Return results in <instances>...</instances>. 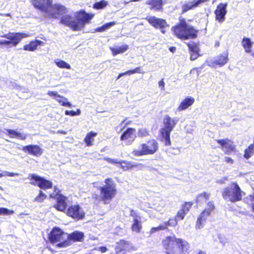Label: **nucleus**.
Segmentation results:
<instances>
[{"mask_svg": "<svg viewBox=\"0 0 254 254\" xmlns=\"http://www.w3.org/2000/svg\"><path fill=\"white\" fill-rule=\"evenodd\" d=\"M56 100L61 105L63 106L69 107L71 106V103L68 102L67 99L64 96L61 95V97H59L57 99H56Z\"/></svg>", "mask_w": 254, "mask_h": 254, "instance_id": "obj_34", "label": "nucleus"}, {"mask_svg": "<svg viewBox=\"0 0 254 254\" xmlns=\"http://www.w3.org/2000/svg\"><path fill=\"white\" fill-rule=\"evenodd\" d=\"M222 194L224 199L235 202L241 200L245 193L236 183H232L224 189Z\"/></svg>", "mask_w": 254, "mask_h": 254, "instance_id": "obj_7", "label": "nucleus"}, {"mask_svg": "<svg viewBox=\"0 0 254 254\" xmlns=\"http://www.w3.org/2000/svg\"><path fill=\"white\" fill-rule=\"evenodd\" d=\"M4 173L5 174V176H7L8 177H13L15 176H18L19 175V174L18 173H12L8 171H5L4 172Z\"/></svg>", "mask_w": 254, "mask_h": 254, "instance_id": "obj_51", "label": "nucleus"}, {"mask_svg": "<svg viewBox=\"0 0 254 254\" xmlns=\"http://www.w3.org/2000/svg\"><path fill=\"white\" fill-rule=\"evenodd\" d=\"M254 144H251L248 148L245 150L244 157L246 159L250 158L254 154Z\"/></svg>", "mask_w": 254, "mask_h": 254, "instance_id": "obj_36", "label": "nucleus"}, {"mask_svg": "<svg viewBox=\"0 0 254 254\" xmlns=\"http://www.w3.org/2000/svg\"><path fill=\"white\" fill-rule=\"evenodd\" d=\"M171 30L174 35L183 40L195 39L198 32V30L187 22L185 19H180L179 22L172 27Z\"/></svg>", "mask_w": 254, "mask_h": 254, "instance_id": "obj_4", "label": "nucleus"}, {"mask_svg": "<svg viewBox=\"0 0 254 254\" xmlns=\"http://www.w3.org/2000/svg\"><path fill=\"white\" fill-rule=\"evenodd\" d=\"M27 137V135L24 133H22L20 132H18L17 134V137L16 138H18L21 140H25Z\"/></svg>", "mask_w": 254, "mask_h": 254, "instance_id": "obj_49", "label": "nucleus"}, {"mask_svg": "<svg viewBox=\"0 0 254 254\" xmlns=\"http://www.w3.org/2000/svg\"><path fill=\"white\" fill-rule=\"evenodd\" d=\"M146 19L152 26L156 28L161 29V31L163 34L165 33L164 28L169 26L165 20L157 18L155 16H150Z\"/></svg>", "mask_w": 254, "mask_h": 254, "instance_id": "obj_17", "label": "nucleus"}, {"mask_svg": "<svg viewBox=\"0 0 254 254\" xmlns=\"http://www.w3.org/2000/svg\"><path fill=\"white\" fill-rule=\"evenodd\" d=\"M225 180H226V179H225V180L219 179L217 181V183L219 184H223L224 183Z\"/></svg>", "mask_w": 254, "mask_h": 254, "instance_id": "obj_59", "label": "nucleus"}, {"mask_svg": "<svg viewBox=\"0 0 254 254\" xmlns=\"http://www.w3.org/2000/svg\"><path fill=\"white\" fill-rule=\"evenodd\" d=\"M194 69H196L197 70V75H199V72H200V71L198 70V68H193L192 69V70H191L190 71V73H191Z\"/></svg>", "mask_w": 254, "mask_h": 254, "instance_id": "obj_62", "label": "nucleus"}, {"mask_svg": "<svg viewBox=\"0 0 254 254\" xmlns=\"http://www.w3.org/2000/svg\"><path fill=\"white\" fill-rule=\"evenodd\" d=\"M227 3H221L218 5L215 10L214 13L216 20L220 23L223 22L225 20V15L227 13Z\"/></svg>", "mask_w": 254, "mask_h": 254, "instance_id": "obj_18", "label": "nucleus"}, {"mask_svg": "<svg viewBox=\"0 0 254 254\" xmlns=\"http://www.w3.org/2000/svg\"><path fill=\"white\" fill-rule=\"evenodd\" d=\"M158 84L159 87L161 88L162 90H164L165 89V83L164 82L163 79H161L159 81Z\"/></svg>", "mask_w": 254, "mask_h": 254, "instance_id": "obj_53", "label": "nucleus"}, {"mask_svg": "<svg viewBox=\"0 0 254 254\" xmlns=\"http://www.w3.org/2000/svg\"><path fill=\"white\" fill-rule=\"evenodd\" d=\"M128 46L127 44H124L120 47L116 48H111L110 49L112 52L113 55L116 56L118 54L123 53L127 50Z\"/></svg>", "mask_w": 254, "mask_h": 254, "instance_id": "obj_29", "label": "nucleus"}, {"mask_svg": "<svg viewBox=\"0 0 254 254\" xmlns=\"http://www.w3.org/2000/svg\"><path fill=\"white\" fill-rule=\"evenodd\" d=\"M67 216L76 220L82 219L84 218L85 213L79 205L70 206L66 210Z\"/></svg>", "mask_w": 254, "mask_h": 254, "instance_id": "obj_13", "label": "nucleus"}, {"mask_svg": "<svg viewBox=\"0 0 254 254\" xmlns=\"http://www.w3.org/2000/svg\"><path fill=\"white\" fill-rule=\"evenodd\" d=\"M43 44L44 42L40 40L31 41L29 44L25 45L23 49L25 51H33L36 49L38 46Z\"/></svg>", "mask_w": 254, "mask_h": 254, "instance_id": "obj_26", "label": "nucleus"}, {"mask_svg": "<svg viewBox=\"0 0 254 254\" xmlns=\"http://www.w3.org/2000/svg\"><path fill=\"white\" fill-rule=\"evenodd\" d=\"M133 74L135 73H143V72L141 71V68L140 67H137L133 69Z\"/></svg>", "mask_w": 254, "mask_h": 254, "instance_id": "obj_54", "label": "nucleus"}, {"mask_svg": "<svg viewBox=\"0 0 254 254\" xmlns=\"http://www.w3.org/2000/svg\"><path fill=\"white\" fill-rule=\"evenodd\" d=\"M158 149V144L154 139H151L145 143L140 145L138 149L132 151V154L137 156L154 154Z\"/></svg>", "mask_w": 254, "mask_h": 254, "instance_id": "obj_8", "label": "nucleus"}, {"mask_svg": "<svg viewBox=\"0 0 254 254\" xmlns=\"http://www.w3.org/2000/svg\"><path fill=\"white\" fill-rule=\"evenodd\" d=\"M135 129L133 128H127L121 136L120 139L124 141L126 144H130L136 137Z\"/></svg>", "mask_w": 254, "mask_h": 254, "instance_id": "obj_19", "label": "nucleus"}, {"mask_svg": "<svg viewBox=\"0 0 254 254\" xmlns=\"http://www.w3.org/2000/svg\"><path fill=\"white\" fill-rule=\"evenodd\" d=\"M130 216L132 217L133 219H136L137 220L139 219V217L137 216L134 210H131L130 212Z\"/></svg>", "mask_w": 254, "mask_h": 254, "instance_id": "obj_52", "label": "nucleus"}, {"mask_svg": "<svg viewBox=\"0 0 254 254\" xmlns=\"http://www.w3.org/2000/svg\"><path fill=\"white\" fill-rule=\"evenodd\" d=\"M98 250L100 251L102 253H105L108 251V249L106 247H100L98 248Z\"/></svg>", "mask_w": 254, "mask_h": 254, "instance_id": "obj_56", "label": "nucleus"}, {"mask_svg": "<svg viewBox=\"0 0 254 254\" xmlns=\"http://www.w3.org/2000/svg\"><path fill=\"white\" fill-rule=\"evenodd\" d=\"M67 234L59 228H54L49 235V239L51 243L64 240Z\"/></svg>", "mask_w": 254, "mask_h": 254, "instance_id": "obj_14", "label": "nucleus"}, {"mask_svg": "<svg viewBox=\"0 0 254 254\" xmlns=\"http://www.w3.org/2000/svg\"><path fill=\"white\" fill-rule=\"evenodd\" d=\"M58 132L59 133H62V134H66V131H64V130H58Z\"/></svg>", "mask_w": 254, "mask_h": 254, "instance_id": "obj_63", "label": "nucleus"}, {"mask_svg": "<svg viewBox=\"0 0 254 254\" xmlns=\"http://www.w3.org/2000/svg\"><path fill=\"white\" fill-rule=\"evenodd\" d=\"M216 141L221 146L222 149L226 154H230L235 149L233 142L228 139H217Z\"/></svg>", "mask_w": 254, "mask_h": 254, "instance_id": "obj_23", "label": "nucleus"}, {"mask_svg": "<svg viewBox=\"0 0 254 254\" xmlns=\"http://www.w3.org/2000/svg\"><path fill=\"white\" fill-rule=\"evenodd\" d=\"M123 75H125V72L120 73V74H119V75L118 76V77H117V79H118L120 78H121V77H122Z\"/></svg>", "mask_w": 254, "mask_h": 254, "instance_id": "obj_61", "label": "nucleus"}, {"mask_svg": "<svg viewBox=\"0 0 254 254\" xmlns=\"http://www.w3.org/2000/svg\"><path fill=\"white\" fill-rule=\"evenodd\" d=\"M208 0H193L185 1L182 6V12L185 13L190 9L196 7L199 4Z\"/></svg>", "mask_w": 254, "mask_h": 254, "instance_id": "obj_22", "label": "nucleus"}, {"mask_svg": "<svg viewBox=\"0 0 254 254\" xmlns=\"http://www.w3.org/2000/svg\"><path fill=\"white\" fill-rule=\"evenodd\" d=\"M105 185L99 188L100 200L104 204H109L117 194L116 185L114 181L110 178L106 179Z\"/></svg>", "mask_w": 254, "mask_h": 254, "instance_id": "obj_5", "label": "nucleus"}, {"mask_svg": "<svg viewBox=\"0 0 254 254\" xmlns=\"http://www.w3.org/2000/svg\"><path fill=\"white\" fill-rule=\"evenodd\" d=\"M133 74V69L125 72V75H130Z\"/></svg>", "mask_w": 254, "mask_h": 254, "instance_id": "obj_58", "label": "nucleus"}, {"mask_svg": "<svg viewBox=\"0 0 254 254\" xmlns=\"http://www.w3.org/2000/svg\"><path fill=\"white\" fill-rule=\"evenodd\" d=\"M146 3L152 6L151 9L160 10L162 8V0H148Z\"/></svg>", "mask_w": 254, "mask_h": 254, "instance_id": "obj_28", "label": "nucleus"}, {"mask_svg": "<svg viewBox=\"0 0 254 254\" xmlns=\"http://www.w3.org/2000/svg\"><path fill=\"white\" fill-rule=\"evenodd\" d=\"M166 229L165 224L163 223L156 227H152L150 231V234L151 235L156 232Z\"/></svg>", "mask_w": 254, "mask_h": 254, "instance_id": "obj_40", "label": "nucleus"}, {"mask_svg": "<svg viewBox=\"0 0 254 254\" xmlns=\"http://www.w3.org/2000/svg\"><path fill=\"white\" fill-rule=\"evenodd\" d=\"M0 36L9 40H0V45H8L11 44L12 46L15 47L22 38L28 37V35L23 33H9L8 34L0 35Z\"/></svg>", "mask_w": 254, "mask_h": 254, "instance_id": "obj_9", "label": "nucleus"}, {"mask_svg": "<svg viewBox=\"0 0 254 254\" xmlns=\"http://www.w3.org/2000/svg\"><path fill=\"white\" fill-rule=\"evenodd\" d=\"M7 131L8 135L10 136L11 138H16L17 137V134L18 132L16 131L15 130L11 129H6Z\"/></svg>", "mask_w": 254, "mask_h": 254, "instance_id": "obj_44", "label": "nucleus"}, {"mask_svg": "<svg viewBox=\"0 0 254 254\" xmlns=\"http://www.w3.org/2000/svg\"><path fill=\"white\" fill-rule=\"evenodd\" d=\"M224 161L228 163L231 164H232L234 162L233 160L231 158L229 157H225L224 158Z\"/></svg>", "mask_w": 254, "mask_h": 254, "instance_id": "obj_55", "label": "nucleus"}, {"mask_svg": "<svg viewBox=\"0 0 254 254\" xmlns=\"http://www.w3.org/2000/svg\"><path fill=\"white\" fill-rule=\"evenodd\" d=\"M97 133L91 131L88 133L84 138V141L87 146H90L92 145V141L93 140V137L96 136Z\"/></svg>", "mask_w": 254, "mask_h": 254, "instance_id": "obj_35", "label": "nucleus"}, {"mask_svg": "<svg viewBox=\"0 0 254 254\" xmlns=\"http://www.w3.org/2000/svg\"><path fill=\"white\" fill-rule=\"evenodd\" d=\"M48 95L56 100L61 95L58 94L57 91H49L47 93Z\"/></svg>", "mask_w": 254, "mask_h": 254, "instance_id": "obj_45", "label": "nucleus"}, {"mask_svg": "<svg viewBox=\"0 0 254 254\" xmlns=\"http://www.w3.org/2000/svg\"><path fill=\"white\" fill-rule=\"evenodd\" d=\"M179 120V119L175 117L171 118L168 115H166L163 119L164 127L160 130L162 141L164 143L165 146L171 145L170 141V133L175 127Z\"/></svg>", "mask_w": 254, "mask_h": 254, "instance_id": "obj_6", "label": "nucleus"}, {"mask_svg": "<svg viewBox=\"0 0 254 254\" xmlns=\"http://www.w3.org/2000/svg\"><path fill=\"white\" fill-rule=\"evenodd\" d=\"M118 246L116 249L119 251H127L128 250L130 247V245L128 242L124 240H121L117 243Z\"/></svg>", "mask_w": 254, "mask_h": 254, "instance_id": "obj_30", "label": "nucleus"}, {"mask_svg": "<svg viewBox=\"0 0 254 254\" xmlns=\"http://www.w3.org/2000/svg\"><path fill=\"white\" fill-rule=\"evenodd\" d=\"M167 152L170 154L177 155L180 153V150L178 148H170L168 149Z\"/></svg>", "mask_w": 254, "mask_h": 254, "instance_id": "obj_46", "label": "nucleus"}, {"mask_svg": "<svg viewBox=\"0 0 254 254\" xmlns=\"http://www.w3.org/2000/svg\"><path fill=\"white\" fill-rule=\"evenodd\" d=\"M162 245L166 254H183L189 248L187 242L177 239L175 236H168L163 241Z\"/></svg>", "mask_w": 254, "mask_h": 254, "instance_id": "obj_3", "label": "nucleus"}, {"mask_svg": "<svg viewBox=\"0 0 254 254\" xmlns=\"http://www.w3.org/2000/svg\"><path fill=\"white\" fill-rule=\"evenodd\" d=\"M214 209V202L212 201H208L207 203V207L201 213L197 220L195 225L196 229H201L203 227L207 217L211 214V213Z\"/></svg>", "mask_w": 254, "mask_h": 254, "instance_id": "obj_10", "label": "nucleus"}, {"mask_svg": "<svg viewBox=\"0 0 254 254\" xmlns=\"http://www.w3.org/2000/svg\"><path fill=\"white\" fill-rule=\"evenodd\" d=\"M93 16V14L81 11L75 15V18L69 15L62 16L60 22L70 28L73 31H79L84 27L85 24L88 23Z\"/></svg>", "mask_w": 254, "mask_h": 254, "instance_id": "obj_2", "label": "nucleus"}, {"mask_svg": "<svg viewBox=\"0 0 254 254\" xmlns=\"http://www.w3.org/2000/svg\"><path fill=\"white\" fill-rule=\"evenodd\" d=\"M84 233L79 231H74L69 235H67V240L61 242L57 245L59 248H65L70 245V240L74 242H82L84 240Z\"/></svg>", "mask_w": 254, "mask_h": 254, "instance_id": "obj_12", "label": "nucleus"}, {"mask_svg": "<svg viewBox=\"0 0 254 254\" xmlns=\"http://www.w3.org/2000/svg\"><path fill=\"white\" fill-rule=\"evenodd\" d=\"M197 254H206V253L204 251H200Z\"/></svg>", "mask_w": 254, "mask_h": 254, "instance_id": "obj_64", "label": "nucleus"}, {"mask_svg": "<svg viewBox=\"0 0 254 254\" xmlns=\"http://www.w3.org/2000/svg\"><path fill=\"white\" fill-rule=\"evenodd\" d=\"M22 150L26 153L35 156L39 157L43 152V149L37 145H28L24 146Z\"/></svg>", "mask_w": 254, "mask_h": 254, "instance_id": "obj_21", "label": "nucleus"}, {"mask_svg": "<svg viewBox=\"0 0 254 254\" xmlns=\"http://www.w3.org/2000/svg\"><path fill=\"white\" fill-rule=\"evenodd\" d=\"M108 2L104 0H102L99 2H95L93 5V8L97 9H102L106 6Z\"/></svg>", "mask_w": 254, "mask_h": 254, "instance_id": "obj_37", "label": "nucleus"}, {"mask_svg": "<svg viewBox=\"0 0 254 254\" xmlns=\"http://www.w3.org/2000/svg\"><path fill=\"white\" fill-rule=\"evenodd\" d=\"M46 194L40 190L39 195L35 198L34 201L36 202H41L46 198Z\"/></svg>", "mask_w": 254, "mask_h": 254, "instance_id": "obj_41", "label": "nucleus"}, {"mask_svg": "<svg viewBox=\"0 0 254 254\" xmlns=\"http://www.w3.org/2000/svg\"><path fill=\"white\" fill-rule=\"evenodd\" d=\"M228 61V54L226 53L218 56L213 60L206 61L205 63L210 67H215L217 65L219 66H223L227 63Z\"/></svg>", "mask_w": 254, "mask_h": 254, "instance_id": "obj_15", "label": "nucleus"}, {"mask_svg": "<svg viewBox=\"0 0 254 254\" xmlns=\"http://www.w3.org/2000/svg\"><path fill=\"white\" fill-rule=\"evenodd\" d=\"M194 102V99L192 97H187L184 100L182 101L179 107L177 109V111H181L188 109L192 105Z\"/></svg>", "mask_w": 254, "mask_h": 254, "instance_id": "obj_25", "label": "nucleus"}, {"mask_svg": "<svg viewBox=\"0 0 254 254\" xmlns=\"http://www.w3.org/2000/svg\"><path fill=\"white\" fill-rule=\"evenodd\" d=\"M116 24V22L112 21L109 23H107L103 25L104 27H105V30L108 29L110 28L111 27L114 26Z\"/></svg>", "mask_w": 254, "mask_h": 254, "instance_id": "obj_50", "label": "nucleus"}, {"mask_svg": "<svg viewBox=\"0 0 254 254\" xmlns=\"http://www.w3.org/2000/svg\"><path fill=\"white\" fill-rule=\"evenodd\" d=\"M178 219L175 217V218H171L168 221L165 222L163 224H165L166 229L168 226H175L177 224Z\"/></svg>", "mask_w": 254, "mask_h": 254, "instance_id": "obj_38", "label": "nucleus"}, {"mask_svg": "<svg viewBox=\"0 0 254 254\" xmlns=\"http://www.w3.org/2000/svg\"><path fill=\"white\" fill-rule=\"evenodd\" d=\"M14 213L13 211L10 210L6 208H0V214L3 215H10Z\"/></svg>", "mask_w": 254, "mask_h": 254, "instance_id": "obj_43", "label": "nucleus"}, {"mask_svg": "<svg viewBox=\"0 0 254 254\" xmlns=\"http://www.w3.org/2000/svg\"><path fill=\"white\" fill-rule=\"evenodd\" d=\"M133 223L132 225L131 229L132 230L136 233H139L141 229L142 228V225L141 222L136 218L133 219Z\"/></svg>", "mask_w": 254, "mask_h": 254, "instance_id": "obj_32", "label": "nucleus"}, {"mask_svg": "<svg viewBox=\"0 0 254 254\" xmlns=\"http://www.w3.org/2000/svg\"><path fill=\"white\" fill-rule=\"evenodd\" d=\"M210 195V193L203 192L198 194L196 197V202L198 205L202 204L206 200H208Z\"/></svg>", "mask_w": 254, "mask_h": 254, "instance_id": "obj_27", "label": "nucleus"}, {"mask_svg": "<svg viewBox=\"0 0 254 254\" xmlns=\"http://www.w3.org/2000/svg\"><path fill=\"white\" fill-rule=\"evenodd\" d=\"M107 160L108 162L114 164H120L121 165L122 168H123L124 170H127L129 167H136L139 169H143L145 167V166L142 164H133L131 165L129 162H126L125 161L119 160L116 159H111L108 158Z\"/></svg>", "mask_w": 254, "mask_h": 254, "instance_id": "obj_20", "label": "nucleus"}, {"mask_svg": "<svg viewBox=\"0 0 254 254\" xmlns=\"http://www.w3.org/2000/svg\"><path fill=\"white\" fill-rule=\"evenodd\" d=\"M105 30V27H104L103 25L101 27L97 28L95 30L96 31L100 32H103Z\"/></svg>", "mask_w": 254, "mask_h": 254, "instance_id": "obj_57", "label": "nucleus"}, {"mask_svg": "<svg viewBox=\"0 0 254 254\" xmlns=\"http://www.w3.org/2000/svg\"><path fill=\"white\" fill-rule=\"evenodd\" d=\"M192 203L189 202H186L182 205L181 209L178 212L177 215L175 216L178 220H183L186 214L189 211Z\"/></svg>", "mask_w": 254, "mask_h": 254, "instance_id": "obj_24", "label": "nucleus"}, {"mask_svg": "<svg viewBox=\"0 0 254 254\" xmlns=\"http://www.w3.org/2000/svg\"><path fill=\"white\" fill-rule=\"evenodd\" d=\"M50 197H54L57 200V203L54 205V208L59 211H65L67 204L66 197L59 193H57L56 194L55 193L51 194Z\"/></svg>", "mask_w": 254, "mask_h": 254, "instance_id": "obj_16", "label": "nucleus"}, {"mask_svg": "<svg viewBox=\"0 0 254 254\" xmlns=\"http://www.w3.org/2000/svg\"><path fill=\"white\" fill-rule=\"evenodd\" d=\"M170 51L174 53L176 51V48L175 47H171L169 48Z\"/></svg>", "mask_w": 254, "mask_h": 254, "instance_id": "obj_60", "label": "nucleus"}, {"mask_svg": "<svg viewBox=\"0 0 254 254\" xmlns=\"http://www.w3.org/2000/svg\"><path fill=\"white\" fill-rule=\"evenodd\" d=\"M199 52L197 53H190V60L194 61L196 60L199 56Z\"/></svg>", "mask_w": 254, "mask_h": 254, "instance_id": "obj_48", "label": "nucleus"}, {"mask_svg": "<svg viewBox=\"0 0 254 254\" xmlns=\"http://www.w3.org/2000/svg\"><path fill=\"white\" fill-rule=\"evenodd\" d=\"M27 179L31 181L30 183L33 185H37L42 189H50L52 187V183L36 174H29Z\"/></svg>", "mask_w": 254, "mask_h": 254, "instance_id": "obj_11", "label": "nucleus"}, {"mask_svg": "<svg viewBox=\"0 0 254 254\" xmlns=\"http://www.w3.org/2000/svg\"><path fill=\"white\" fill-rule=\"evenodd\" d=\"M55 63L60 68L66 69L71 68L70 65L68 63H67L63 60L56 59L55 60Z\"/></svg>", "mask_w": 254, "mask_h": 254, "instance_id": "obj_33", "label": "nucleus"}, {"mask_svg": "<svg viewBox=\"0 0 254 254\" xmlns=\"http://www.w3.org/2000/svg\"><path fill=\"white\" fill-rule=\"evenodd\" d=\"M187 46L190 50V53H197L199 52V48L195 44H191L190 43L187 44Z\"/></svg>", "mask_w": 254, "mask_h": 254, "instance_id": "obj_39", "label": "nucleus"}, {"mask_svg": "<svg viewBox=\"0 0 254 254\" xmlns=\"http://www.w3.org/2000/svg\"><path fill=\"white\" fill-rule=\"evenodd\" d=\"M34 7L45 13V16L58 18L67 12L65 6L59 4L52 5V0H32Z\"/></svg>", "mask_w": 254, "mask_h": 254, "instance_id": "obj_1", "label": "nucleus"}, {"mask_svg": "<svg viewBox=\"0 0 254 254\" xmlns=\"http://www.w3.org/2000/svg\"><path fill=\"white\" fill-rule=\"evenodd\" d=\"M148 134L147 130L145 128L139 129L138 134L140 136H145Z\"/></svg>", "mask_w": 254, "mask_h": 254, "instance_id": "obj_47", "label": "nucleus"}, {"mask_svg": "<svg viewBox=\"0 0 254 254\" xmlns=\"http://www.w3.org/2000/svg\"><path fill=\"white\" fill-rule=\"evenodd\" d=\"M252 43L251 40L248 38H244L242 41V45L247 53L251 52V47Z\"/></svg>", "mask_w": 254, "mask_h": 254, "instance_id": "obj_31", "label": "nucleus"}, {"mask_svg": "<svg viewBox=\"0 0 254 254\" xmlns=\"http://www.w3.org/2000/svg\"><path fill=\"white\" fill-rule=\"evenodd\" d=\"M81 114V111L80 109H77L76 111L71 110V111H68L66 110L65 111V114L66 115H69L70 116H75L79 115Z\"/></svg>", "mask_w": 254, "mask_h": 254, "instance_id": "obj_42", "label": "nucleus"}]
</instances>
